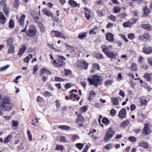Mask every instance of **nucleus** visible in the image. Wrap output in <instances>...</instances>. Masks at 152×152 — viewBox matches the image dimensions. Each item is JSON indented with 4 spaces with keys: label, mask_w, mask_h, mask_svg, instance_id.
Instances as JSON below:
<instances>
[{
    "label": "nucleus",
    "mask_w": 152,
    "mask_h": 152,
    "mask_svg": "<svg viewBox=\"0 0 152 152\" xmlns=\"http://www.w3.org/2000/svg\"><path fill=\"white\" fill-rule=\"evenodd\" d=\"M13 104L9 97L5 96L2 99L0 104V109L3 111L9 112L12 110L13 107Z\"/></svg>",
    "instance_id": "obj_1"
},
{
    "label": "nucleus",
    "mask_w": 152,
    "mask_h": 152,
    "mask_svg": "<svg viewBox=\"0 0 152 152\" xmlns=\"http://www.w3.org/2000/svg\"><path fill=\"white\" fill-rule=\"evenodd\" d=\"M88 80L90 85H94L96 87L99 85L102 84V78L99 75H92L88 78Z\"/></svg>",
    "instance_id": "obj_2"
},
{
    "label": "nucleus",
    "mask_w": 152,
    "mask_h": 152,
    "mask_svg": "<svg viewBox=\"0 0 152 152\" xmlns=\"http://www.w3.org/2000/svg\"><path fill=\"white\" fill-rule=\"evenodd\" d=\"M115 133L111 129V127L106 132L104 138V141L107 142L114 135Z\"/></svg>",
    "instance_id": "obj_3"
},
{
    "label": "nucleus",
    "mask_w": 152,
    "mask_h": 152,
    "mask_svg": "<svg viewBox=\"0 0 152 152\" xmlns=\"http://www.w3.org/2000/svg\"><path fill=\"white\" fill-rule=\"evenodd\" d=\"M36 31L37 30L35 26L33 25H31L28 29L26 32L28 35L32 37L36 34Z\"/></svg>",
    "instance_id": "obj_4"
},
{
    "label": "nucleus",
    "mask_w": 152,
    "mask_h": 152,
    "mask_svg": "<svg viewBox=\"0 0 152 152\" xmlns=\"http://www.w3.org/2000/svg\"><path fill=\"white\" fill-rule=\"evenodd\" d=\"M66 60L65 58L62 56H58V59L57 60L56 64L55 65V66L57 67H62L64 66L65 64L64 61Z\"/></svg>",
    "instance_id": "obj_5"
},
{
    "label": "nucleus",
    "mask_w": 152,
    "mask_h": 152,
    "mask_svg": "<svg viewBox=\"0 0 152 152\" xmlns=\"http://www.w3.org/2000/svg\"><path fill=\"white\" fill-rule=\"evenodd\" d=\"M51 34L53 37H57L65 39L66 37L61 32L56 31L53 30L51 32Z\"/></svg>",
    "instance_id": "obj_6"
},
{
    "label": "nucleus",
    "mask_w": 152,
    "mask_h": 152,
    "mask_svg": "<svg viewBox=\"0 0 152 152\" xmlns=\"http://www.w3.org/2000/svg\"><path fill=\"white\" fill-rule=\"evenodd\" d=\"M150 125L148 123H146L142 131V134L143 136L147 135L151 132V131L149 128Z\"/></svg>",
    "instance_id": "obj_7"
},
{
    "label": "nucleus",
    "mask_w": 152,
    "mask_h": 152,
    "mask_svg": "<svg viewBox=\"0 0 152 152\" xmlns=\"http://www.w3.org/2000/svg\"><path fill=\"white\" fill-rule=\"evenodd\" d=\"M142 50L145 53L149 54L152 52V48L147 45H145L143 47Z\"/></svg>",
    "instance_id": "obj_8"
},
{
    "label": "nucleus",
    "mask_w": 152,
    "mask_h": 152,
    "mask_svg": "<svg viewBox=\"0 0 152 152\" xmlns=\"http://www.w3.org/2000/svg\"><path fill=\"white\" fill-rule=\"evenodd\" d=\"M84 120V117L81 115L80 114L78 115V117L76 119L75 122L78 124V126H83V122Z\"/></svg>",
    "instance_id": "obj_9"
},
{
    "label": "nucleus",
    "mask_w": 152,
    "mask_h": 152,
    "mask_svg": "<svg viewBox=\"0 0 152 152\" xmlns=\"http://www.w3.org/2000/svg\"><path fill=\"white\" fill-rule=\"evenodd\" d=\"M126 114V109H122L119 112L118 115L120 118H125Z\"/></svg>",
    "instance_id": "obj_10"
},
{
    "label": "nucleus",
    "mask_w": 152,
    "mask_h": 152,
    "mask_svg": "<svg viewBox=\"0 0 152 152\" xmlns=\"http://www.w3.org/2000/svg\"><path fill=\"white\" fill-rule=\"evenodd\" d=\"M7 20V18L4 16L3 13L0 12V23L4 24L6 22Z\"/></svg>",
    "instance_id": "obj_11"
},
{
    "label": "nucleus",
    "mask_w": 152,
    "mask_h": 152,
    "mask_svg": "<svg viewBox=\"0 0 152 152\" xmlns=\"http://www.w3.org/2000/svg\"><path fill=\"white\" fill-rule=\"evenodd\" d=\"M106 39L108 41L113 42L114 41L113 35L111 33H108L106 35Z\"/></svg>",
    "instance_id": "obj_12"
},
{
    "label": "nucleus",
    "mask_w": 152,
    "mask_h": 152,
    "mask_svg": "<svg viewBox=\"0 0 152 152\" xmlns=\"http://www.w3.org/2000/svg\"><path fill=\"white\" fill-rule=\"evenodd\" d=\"M84 9L85 10V17L87 20H89L91 17V11L87 8H84Z\"/></svg>",
    "instance_id": "obj_13"
},
{
    "label": "nucleus",
    "mask_w": 152,
    "mask_h": 152,
    "mask_svg": "<svg viewBox=\"0 0 152 152\" xmlns=\"http://www.w3.org/2000/svg\"><path fill=\"white\" fill-rule=\"evenodd\" d=\"M25 18V15L23 14L21 15L20 18H19L18 22L19 23L20 26H23Z\"/></svg>",
    "instance_id": "obj_14"
},
{
    "label": "nucleus",
    "mask_w": 152,
    "mask_h": 152,
    "mask_svg": "<svg viewBox=\"0 0 152 152\" xmlns=\"http://www.w3.org/2000/svg\"><path fill=\"white\" fill-rule=\"evenodd\" d=\"M26 50V48L25 45H22L20 50L18 52V54L20 57L22 56L25 52Z\"/></svg>",
    "instance_id": "obj_15"
},
{
    "label": "nucleus",
    "mask_w": 152,
    "mask_h": 152,
    "mask_svg": "<svg viewBox=\"0 0 152 152\" xmlns=\"http://www.w3.org/2000/svg\"><path fill=\"white\" fill-rule=\"evenodd\" d=\"M141 26L142 28L148 31H151L152 30V26L149 24H143Z\"/></svg>",
    "instance_id": "obj_16"
},
{
    "label": "nucleus",
    "mask_w": 152,
    "mask_h": 152,
    "mask_svg": "<svg viewBox=\"0 0 152 152\" xmlns=\"http://www.w3.org/2000/svg\"><path fill=\"white\" fill-rule=\"evenodd\" d=\"M117 53L113 51H110L106 55L110 58H113L117 56Z\"/></svg>",
    "instance_id": "obj_17"
},
{
    "label": "nucleus",
    "mask_w": 152,
    "mask_h": 152,
    "mask_svg": "<svg viewBox=\"0 0 152 152\" xmlns=\"http://www.w3.org/2000/svg\"><path fill=\"white\" fill-rule=\"evenodd\" d=\"M43 12L45 15L48 16L52 17L53 16V15L51 13L50 10L47 8H44L43 10Z\"/></svg>",
    "instance_id": "obj_18"
},
{
    "label": "nucleus",
    "mask_w": 152,
    "mask_h": 152,
    "mask_svg": "<svg viewBox=\"0 0 152 152\" xmlns=\"http://www.w3.org/2000/svg\"><path fill=\"white\" fill-rule=\"evenodd\" d=\"M130 124V121L128 119L122 122L121 124V126L123 128H126Z\"/></svg>",
    "instance_id": "obj_19"
},
{
    "label": "nucleus",
    "mask_w": 152,
    "mask_h": 152,
    "mask_svg": "<svg viewBox=\"0 0 152 152\" xmlns=\"http://www.w3.org/2000/svg\"><path fill=\"white\" fill-rule=\"evenodd\" d=\"M140 99L142 106H145L146 105L148 101L144 97H141L140 98Z\"/></svg>",
    "instance_id": "obj_20"
},
{
    "label": "nucleus",
    "mask_w": 152,
    "mask_h": 152,
    "mask_svg": "<svg viewBox=\"0 0 152 152\" xmlns=\"http://www.w3.org/2000/svg\"><path fill=\"white\" fill-rule=\"evenodd\" d=\"M6 42L7 43V46H11L14 45L13 44L14 43L13 39L11 38H10L7 39Z\"/></svg>",
    "instance_id": "obj_21"
},
{
    "label": "nucleus",
    "mask_w": 152,
    "mask_h": 152,
    "mask_svg": "<svg viewBox=\"0 0 152 152\" xmlns=\"http://www.w3.org/2000/svg\"><path fill=\"white\" fill-rule=\"evenodd\" d=\"M144 11V16H147L148 15L150 12V10L149 8L147 7H145L143 9Z\"/></svg>",
    "instance_id": "obj_22"
},
{
    "label": "nucleus",
    "mask_w": 152,
    "mask_h": 152,
    "mask_svg": "<svg viewBox=\"0 0 152 152\" xmlns=\"http://www.w3.org/2000/svg\"><path fill=\"white\" fill-rule=\"evenodd\" d=\"M38 26L41 33H44L46 31V28L43 24L41 23H39L38 24Z\"/></svg>",
    "instance_id": "obj_23"
},
{
    "label": "nucleus",
    "mask_w": 152,
    "mask_h": 152,
    "mask_svg": "<svg viewBox=\"0 0 152 152\" xmlns=\"http://www.w3.org/2000/svg\"><path fill=\"white\" fill-rule=\"evenodd\" d=\"M8 48V54L14 53L15 52V47L14 45L7 46Z\"/></svg>",
    "instance_id": "obj_24"
},
{
    "label": "nucleus",
    "mask_w": 152,
    "mask_h": 152,
    "mask_svg": "<svg viewBox=\"0 0 152 152\" xmlns=\"http://www.w3.org/2000/svg\"><path fill=\"white\" fill-rule=\"evenodd\" d=\"M139 146L144 148H149L148 144L146 142H142L140 143Z\"/></svg>",
    "instance_id": "obj_25"
},
{
    "label": "nucleus",
    "mask_w": 152,
    "mask_h": 152,
    "mask_svg": "<svg viewBox=\"0 0 152 152\" xmlns=\"http://www.w3.org/2000/svg\"><path fill=\"white\" fill-rule=\"evenodd\" d=\"M152 74L146 73L145 74L144 77L147 81L150 80L152 78Z\"/></svg>",
    "instance_id": "obj_26"
},
{
    "label": "nucleus",
    "mask_w": 152,
    "mask_h": 152,
    "mask_svg": "<svg viewBox=\"0 0 152 152\" xmlns=\"http://www.w3.org/2000/svg\"><path fill=\"white\" fill-rule=\"evenodd\" d=\"M12 128H14V129H16L19 124L18 121H17L13 120L12 121Z\"/></svg>",
    "instance_id": "obj_27"
},
{
    "label": "nucleus",
    "mask_w": 152,
    "mask_h": 152,
    "mask_svg": "<svg viewBox=\"0 0 152 152\" xmlns=\"http://www.w3.org/2000/svg\"><path fill=\"white\" fill-rule=\"evenodd\" d=\"M69 4L73 7H79L80 4H77L76 1L73 0H70L69 1Z\"/></svg>",
    "instance_id": "obj_28"
},
{
    "label": "nucleus",
    "mask_w": 152,
    "mask_h": 152,
    "mask_svg": "<svg viewBox=\"0 0 152 152\" xmlns=\"http://www.w3.org/2000/svg\"><path fill=\"white\" fill-rule=\"evenodd\" d=\"M3 10L4 13L7 17H9V7H3Z\"/></svg>",
    "instance_id": "obj_29"
},
{
    "label": "nucleus",
    "mask_w": 152,
    "mask_h": 152,
    "mask_svg": "<svg viewBox=\"0 0 152 152\" xmlns=\"http://www.w3.org/2000/svg\"><path fill=\"white\" fill-rule=\"evenodd\" d=\"M12 137V134H9L8 135L6 138H4V142L6 143L9 142Z\"/></svg>",
    "instance_id": "obj_30"
},
{
    "label": "nucleus",
    "mask_w": 152,
    "mask_h": 152,
    "mask_svg": "<svg viewBox=\"0 0 152 152\" xmlns=\"http://www.w3.org/2000/svg\"><path fill=\"white\" fill-rule=\"evenodd\" d=\"M102 51L106 55L107 54L108 52L110 51L108 46H107L103 45L102 46Z\"/></svg>",
    "instance_id": "obj_31"
},
{
    "label": "nucleus",
    "mask_w": 152,
    "mask_h": 152,
    "mask_svg": "<svg viewBox=\"0 0 152 152\" xmlns=\"http://www.w3.org/2000/svg\"><path fill=\"white\" fill-rule=\"evenodd\" d=\"M111 102L114 105H117L118 104V99L116 97H113L111 98Z\"/></svg>",
    "instance_id": "obj_32"
},
{
    "label": "nucleus",
    "mask_w": 152,
    "mask_h": 152,
    "mask_svg": "<svg viewBox=\"0 0 152 152\" xmlns=\"http://www.w3.org/2000/svg\"><path fill=\"white\" fill-rule=\"evenodd\" d=\"M132 25V22L130 21L125 22L123 24V26L125 27H131Z\"/></svg>",
    "instance_id": "obj_33"
},
{
    "label": "nucleus",
    "mask_w": 152,
    "mask_h": 152,
    "mask_svg": "<svg viewBox=\"0 0 152 152\" xmlns=\"http://www.w3.org/2000/svg\"><path fill=\"white\" fill-rule=\"evenodd\" d=\"M87 33L86 32H82L78 35V38L80 39H82L85 38L87 36Z\"/></svg>",
    "instance_id": "obj_34"
},
{
    "label": "nucleus",
    "mask_w": 152,
    "mask_h": 152,
    "mask_svg": "<svg viewBox=\"0 0 152 152\" xmlns=\"http://www.w3.org/2000/svg\"><path fill=\"white\" fill-rule=\"evenodd\" d=\"M41 72L42 73H45L46 74L49 75H50L52 73L48 69L45 68H42L41 70Z\"/></svg>",
    "instance_id": "obj_35"
},
{
    "label": "nucleus",
    "mask_w": 152,
    "mask_h": 152,
    "mask_svg": "<svg viewBox=\"0 0 152 152\" xmlns=\"http://www.w3.org/2000/svg\"><path fill=\"white\" fill-rule=\"evenodd\" d=\"M58 128L62 130H69L70 127L69 126L66 125L59 126Z\"/></svg>",
    "instance_id": "obj_36"
},
{
    "label": "nucleus",
    "mask_w": 152,
    "mask_h": 152,
    "mask_svg": "<svg viewBox=\"0 0 152 152\" xmlns=\"http://www.w3.org/2000/svg\"><path fill=\"white\" fill-rule=\"evenodd\" d=\"M44 96L45 97H48L53 96V95L52 93L48 91H44L43 93Z\"/></svg>",
    "instance_id": "obj_37"
},
{
    "label": "nucleus",
    "mask_w": 152,
    "mask_h": 152,
    "mask_svg": "<svg viewBox=\"0 0 152 152\" xmlns=\"http://www.w3.org/2000/svg\"><path fill=\"white\" fill-rule=\"evenodd\" d=\"M15 26V22L13 20H11L9 22V27L10 28H14Z\"/></svg>",
    "instance_id": "obj_38"
},
{
    "label": "nucleus",
    "mask_w": 152,
    "mask_h": 152,
    "mask_svg": "<svg viewBox=\"0 0 152 152\" xmlns=\"http://www.w3.org/2000/svg\"><path fill=\"white\" fill-rule=\"evenodd\" d=\"M81 64L83 66V68L86 69H87L88 66V64L85 61H83L82 62Z\"/></svg>",
    "instance_id": "obj_39"
},
{
    "label": "nucleus",
    "mask_w": 152,
    "mask_h": 152,
    "mask_svg": "<svg viewBox=\"0 0 152 152\" xmlns=\"http://www.w3.org/2000/svg\"><path fill=\"white\" fill-rule=\"evenodd\" d=\"M10 65L7 64L3 67L0 68V71L1 72L6 70L8 68L10 67Z\"/></svg>",
    "instance_id": "obj_40"
},
{
    "label": "nucleus",
    "mask_w": 152,
    "mask_h": 152,
    "mask_svg": "<svg viewBox=\"0 0 152 152\" xmlns=\"http://www.w3.org/2000/svg\"><path fill=\"white\" fill-rule=\"evenodd\" d=\"M0 5L3 7L7 6L6 0H1L0 1Z\"/></svg>",
    "instance_id": "obj_41"
},
{
    "label": "nucleus",
    "mask_w": 152,
    "mask_h": 152,
    "mask_svg": "<svg viewBox=\"0 0 152 152\" xmlns=\"http://www.w3.org/2000/svg\"><path fill=\"white\" fill-rule=\"evenodd\" d=\"M102 122L103 123L107 125L109 124L110 122L109 120L106 118H103L102 120Z\"/></svg>",
    "instance_id": "obj_42"
},
{
    "label": "nucleus",
    "mask_w": 152,
    "mask_h": 152,
    "mask_svg": "<svg viewBox=\"0 0 152 152\" xmlns=\"http://www.w3.org/2000/svg\"><path fill=\"white\" fill-rule=\"evenodd\" d=\"M113 147V145L111 143L107 145L105 147V149L107 150H109Z\"/></svg>",
    "instance_id": "obj_43"
},
{
    "label": "nucleus",
    "mask_w": 152,
    "mask_h": 152,
    "mask_svg": "<svg viewBox=\"0 0 152 152\" xmlns=\"http://www.w3.org/2000/svg\"><path fill=\"white\" fill-rule=\"evenodd\" d=\"M121 10L120 7L117 6L115 7L113 9L114 12L115 13L119 12Z\"/></svg>",
    "instance_id": "obj_44"
},
{
    "label": "nucleus",
    "mask_w": 152,
    "mask_h": 152,
    "mask_svg": "<svg viewBox=\"0 0 152 152\" xmlns=\"http://www.w3.org/2000/svg\"><path fill=\"white\" fill-rule=\"evenodd\" d=\"M132 69L134 71H136L137 69V64L135 63H133L132 64L131 66Z\"/></svg>",
    "instance_id": "obj_45"
},
{
    "label": "nucleus",
    "mask_w": 152,
    "mask_h": 152,
    "mask_svg": "<svg viewBox=\"0 0 152 152\" xmlns=\"http://www.w3.org/2000/svg\"><path fill=\"white\" fill-rule=\"evenodd\" d=\"M87 110V107L86 106L81 107L80 109V111L81 113H82L86 112Z\"/></svg>",
    "instance_id": "obj_46"
},
{
    "label": "nucleus",
    "mask_w": 152,
    "mask_h": 152,
    "mask_svg": "<svg viewBox=\"0 0 152 152\" xmlns=\"http://www.w3.org/2000/svg\"><path fill=\"white\" fill-rule=\"evenodd\" d=\"M80 138V137L77 135H73L71 138V139L72 141H75L79 139Z\"/></svg>",
    "instance_id": "obj_47"
},
{
    "label": "nucleus",
    "mask_w": 152,
    "mask_h": 152,
    "mask_svg": "<svg viewBox=\"0 0 152 152\" xmlns=\"http://www.w3.org/2000/svg\"><path fill=\"white\" fill-rule=\"evenodd\" d=\"M88 135H91V138L94 140H96L98 139V137L96 136H94L93 133V132H90L88 134Z\"/></svg>",
    "instance_id": "obj_48"
},
{
    "label": "nucleus",
    "mask_w": 152,
    "mask_h": 152,
    "mask_svg": "<svg viewBox=\"0 0 152 152\" xmlns=\"http://www.w3.org/2000/svg\"><path fill=\"white\" fill-rule=\"evenodd\" d=\"M83 146L84 145L81 143H77L76 144V147L79 149H81Z\"/></svg>",
    "instance_id": "obj_49"
},
{
    "label": "nucleus",
    "mask_w": 152,
    "mask_h": 152,
    "mask_svg": "<svg viewBox=\"0 0 152 152\" xmlns=\"http://www.w3.org/2000/svg\"><path fill=\"white\" fill-rule=\"evenodd\" d=\"M39 119L37 118H36L34 120H32V121H34V122H32L31 124L32 125L34 126H36L37 125L36 124H35V123H38V122H39Z\"/></svg>",
    "instance_id": "obj_50"
},
{
    "label": "nucleus",
    "mask_w": 152,
    "mask_h": 152,
    "mask_svg": "<svg viewBox=\"0 0 152 152\" xmlns=\"http://www.w3.org/2000/svg\"><path fill=\"white\" fill-rule=\"evenodd\" d=\"M27 134L29 139V140L31 141L32 140V135L31 134V132L29 130L27 131Z\"/></svg>",
    "instance_id": "obj_51"
},
{
    "label": "nucleus",
    "mask_w": 152,
    "mask_h": 152,
    "mask_svg": "<svg viewBox=\"0 0 152 152\" xmlns=\"http://www.w3.org/2000/svg\"><path fill=\"white\" fill-rule=\"evenodd\" d=\"M113 83V81L111 80H106L104 82V84L106 86L108 85H111Z\"/></svg>",
    "instance_id": "obj_52"
},
{
    "label": "nucleus",
    "mask_w": 152,
    "mask_h": 152,
    "mask_svg": "<svg viewBox=\"0 0 152 152\" xmlns=\"http://www.w3.org/2000/svg\"><path fill=\"white\" fill-rule=\"evenodd\" d=\"M64 149V146L61 145H57L56 147V149L57 150H63Z\"/></svg>",
    "instance_id": "obj_53"
},
{
    "label": "nucleus",
    "mask_w": 152,
    "mask_h": 152,
    "mask_svg": "<svg viewBox=\"0 0 152 152\" xmlns=\"http://www.w3.org/2000/svg\"><path fill=\"white\" fill-rule=\"evenodd\" d=\"M96 58L98 59H102L103 58V55L101 53H97L96 55Z\"/></svg>",
    "instance_id": "obj_54"
},
{
    "label": "nucleus",
    "mask_w": 152,
    "mask_h": 152,
    "mask_svg": "<svg viewBox=\"0 0 152 152\" xmlns=\"http://www.w3.org/2000/svg\"><path fill=\"white\" fill-rule=\"evenodd\" d=\"M117 112L114 109H112L110 111V114L112 116H114L116 114Z\"/></svg>",
    "instance_id": "obj_55"
},
{
    "label": "nucleus",
    "mask_w": 152,
    "mask_h": 152,
    "mask_svg": "<svg viewBox=\"0 0 152 152\" xmlns=\"http://www.w3.org/2000/svg\"><path fill=\"white\" fill-rule=\"evenodd\" d=\"M19 4V0H15L14 2V5L15 7H18Z\"/></svg>",
    "instance_id": "obj_56"
},
{
    "label": "nucleus",
    "mask_w": 152,
    "mask_h": 152,
    "mask_svg": "<svg viewBox=\"0 0 152 152\" xmlns=\"http://www.w3.org/2000/svg\"><path fill=\"white\" fill-rule=\"evenodd\" d=\"M54 80L56 81H63L64 80L62 78L58 77H56L55 78Z\"/></svg>",
    "instance_id": "obj_57"
},
{
    "label": "nucleus",
    "mask_w": 152,
    "mask_h": 152,
    "mask_svg": "<svg viewBox=\"0 0 152 152\" xmlns=\"http://www.w3.org/2000/svg\"><path fill=\"white\" fill-rule=\"evenodd\" d=\"M128 38L130 39H133L135 38V36L134 34L130 33L128 35Z\"/></svg>",
    "instance_id": "obj_58"
},
{
    "label": "nucleus",
    "mask_w": 152,
    "mask_h": 152,
    "mask_svg": "<svg viewBox=\"0 0 152 152\" xmlns=\"http://www.w3.org/2000/svg\"><path fill=\"white\" fill-rule=\"evenodd\" d=\"M38 69V65H36L34 66L33 69V72L34 74H35L37 71Z\"/></svg>",
    "instance_id": "obj_59"
},
{
    "label": "nucleus",
    "mask_w": 152,
    "mask_h": 152,
    "mask_svg": "<svg viewBox=\"0 0 152 152\" xmlns=\"http://www.w3.org/2000/svg\"><path fill=\"white\" fill-rule=\"evenodd\" d=\"M61 142H68L67 140L66 137L62 136L61 137Z\"/></svg>",
    "instance_id": "obj_60"
},
{
    "label": "nucleus",
    "mask_w": 152,
    "mask_h": 152,
    "mask_svg": "<svg viewBox=\"0 0 152 152\" xmlns=\"http://www.w3.org/2000/svg\"><path fill=\"white\" fill-rule=\"evenodd\" d=\"M109 18L114 22H115L116 20V17L113 15L109 16Z\"/></svg>",
    "instance_id": "obj_61"
},
{
    "label": "nucleus",
    "mask_w": 152,
    "mask_h": 152,
    "mask_svg": "<svg viewBox=\"0 0 152 152\" xmlns=\"http://www.w3.org/2000/svg\"><path fill=\"white\" fill-rule=\"evenodd\" d=\"M140 128H136L134 129L133 132L135 133L138 134L140 132Z\"/></svg>",
    "instance_id": "obj_62"
},
{
    "label": "nucleus",
    "mask_w": 152,
    "mask_h": 152,
    "mask_svg": "<svg viewBox=\"0 0 152 152\" xmlns=\"http://www.w3.org/2000/svg\"><path fill=\"white\" fill-rule=\"evenodd\" d=\"M128 139L130 141L133 142H135L136 141V138L135 137H130Z\"/></svg>",
    "instance_id": "obj_63"
},
{
    "label": "nucleus",
    "mask_w": 152,
    "mask_h": 152,
    "mask_svg": "<svg viewBox=\"0 0 152 152\" xmlns=\"http://www.w3.org/2000/svg\"><path fill=\"white\" fill-rule=\"evenodd\" d=\"M96 95V94L94 91H91L90 93V95L92 97H95Z\"/></svg>",
    "instance_id": "obj_64"
}]
</instances>
